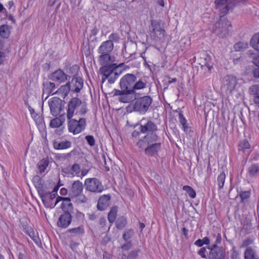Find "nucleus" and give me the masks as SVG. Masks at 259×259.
<instances>
[{
	"mask_svg": "<svg viewBox=\"0 0 259 259\" xmlns=\"http://www.w3.org/2000/svg\"><path fill=\"white\" fill-rule=\"evenodd\" d=\"M137 80V77L133 74L127 73L124 75L120 81L119 90H114L112 93L114 96H118V100L122 103H129L133 101L138 96L134 92L133 88L134 82Z\"/></svg>",
	"mask_w": 259,
	"mask_h": 259,
	"instance_id": "f257e3e1",
	"label": "nucleus"
},
{
	"mask_svg": "<svg viewBox=\"0 0 259 259\" xmlns=\"http://www.w3.org/2000/svg\"><path fill=\"white\" fill-rule=\"evenodd\" d=\"M87 104L76 97L72 98L69 101L67 109V118L71 119L74 114L76 116H82L88 112Z\"/></svg>",
	"mask_w": 259,
	"mask_h": 259,
	"instance_id": "f03ea898",
	"label": "nucleus"
},
{
	"mask_svg": "<svg viewBox=\"0 0 259 259\" xmlns=\"http://www.w3.org/2000/svg\"><path fill=\"white\" fill-rule=\"evenodd\" d=\"M122 64L116 66V64H112L101 67L100 72L102 75V82H104L107 79L109 83H114L122 72L119 67Z\"/></svg>",
	"mask_w": 259,
	"mask_h": 259,
	"instance_id": "7ed1b4c3",
	"label": "nucleus"
},
{
	"mask_svg": "<svg viewBox=\"0 0 259 259\" xmlns=\"http://www.w3.org/2000/svg\"><path fill=\"white\" fill-rule=\"evenodd\" d=\"M150 38L156 42L162 41L165 37V31L162 26V22L154 19L151 20L149 26Z\"/></svg>",
	"mask_w": 259,
	"mask_h": 259,
	"instance_id": "20e7f679",
	"label": "nucleus"
},
{
	"mask_svg": "<svg viewBox=\"0 0 259 259\" xmlns=\"http://www.w3.org/2000/svg\"><path fill=\"white\" fill-rule=\"evenodd\" d=\"M139 96V95H138ZM136 97L132 104L133 110L138 112L141 114H144L149 109L152 102V99L149 96H145L142 97Z\"/></svg>",
	"mask_w": 259,
	"mask_h": 259,
	"instance_id": "39448f33",
	"label": "nucleus"
},
{
	"mask_svg": "<svg viewBox=\"0 0 259 259\" xmlns=\"http://www.w3.org/2000/svg\"><path fill=\"white\" fill-rule=\"evenodd\" d=\"M68 131L74 135L78 134L84 131L85 128L87 123L86 119L84 118L76 119H67Z\"/></svg>",
	"mask_w": 259,
	"mask_h": 259,
	"instance_id": "423d86ee",
	"label": "nucleus"
},
{
	"mask_svg": "<svg viewBox=\"0 0 259 259\" xmlns=\"http://www.w3.org/2000/svg\"><path fill=\"white\" fill-rule=\"evenodd\" d=\"M85 190L93 193H101L104 187L99 180L96 178H88L84 181Z\"/></svg>",
	"mask_w": 259,
	"mask_h": 259,
	"instance_id": "0eeeda50",
	"label": "nucleus"
},
{
	"mask_svg": "<svg viewBox=\"0 0 259 259\" xmlns=\"http://www.w3.org/2000/svg\"><path fill=\"white\" fill-rule=\"evenodd\" d=\"M229 26H231V24L227 19H221L215 23L213 32L220 37L224 38L228 34Z\"/></svg>",
	"mask_w": 259,
	"mask_h": 259,
	"instance_id": "6e6552de",
	"label": "nucleus"
},
{
	"mask_svg": "<svg viewBox=\"0 0 259 259\" xmlns=\"http://www.w3.org/2000/svg\"><path fill=\"white\" fill-rule=\"evenodd\" d=\"M209 250L207 254L208 259H225V249L216 244H212L207 247Z\"/></svg>",
	"mask_w": 259,
	"mask_h": 259,
	"instance_id": "1a4fd4ad",
	"label": "nucleus"
},
{
	"mask_svg": "<svg viewBox=\"0 0 259 259\" xmlns=\"http://www.w3.org/2000/svg\"><path fill=\"white\" fill-rule=\"evenodd\" d=\"M65 105V101L58 97H53L49 101L51 114L57 116L60 113Z\"/></svg>",
	"mask_w": 259,
	"mask_h": 259,
	"instance_id": "9d476101",
	"label": "nucleus"
},
{
	"mask_svg": "<svg viewBox=\"0 0 259 259\" xmlns=\"http://www.w3.org/2000/svg\"><path fill=\"white\" fill-rule=\"evenodd\" d=\"M158 136L155 133L147 134L139 140L137 145L139 148L144 149L147 145L158 143Z\"/></svg>",
	"mask_w": 259,
	"mask_h": 259,
	"instance_id": "9b49d317",
	"label": "nucleus"
},
{
	"mask_svg": "<svg viewBox=\"0 0 259 259\" xmlns=\"http://www.w3.org/2000/svg\"><path fill=\"white\" fill-rule=\"evenodd\" d=\"M60 201H62L61 208L64 212H69L70 213L72 212L73 210V206L72 203L71 202L70 197H62L61 196H57L55 202L53 206V207L56 206V205Z\"/></svg>",
	"mask_w": 259,
	"mask_h": 259,
	"instance_id": "f8f14e48",
	"label": "nucleus"
},
{
	"mask_svg": "<svg viewBox=\"0 0 259 259\" xmlns=\"http://www.w3.org/2000/svg\"><path fill=\"white\" fill-rule=\"evenodd\" d=\"M38 193L45 205L53 207L54 204H51V202L56 198L57 190H53L51 192L42 190L41 191H38Z\"/></svg>",
	"mask_w": 259,
	"mask_h": 259,
	"instance_id": "ddd939ff",
	"label": "nucleus"
},
{
	"mask_svg": "<svg viewBox=\"0 0 259 259\" xmlns=\"http://www.w3.org/2000/svg\"><path fill=\"white\" fill-rule=\"evenodd\" d=\"M198 61L201 66H206L209 70H211L213 68L212 57L206 52L203 51L201 53Z\"/></svg>",
	"mask_w": 259,
	"mask_h": 259,
	"instance_id": "4468645a",
	"label": "nucleus"
},
{
	"mask_svg": "<svg viewBox=\"0 0 259 259\" xmlns=\"http://www.w3.org/2000/svg\"><path fill=\"white\" fill-rule=\"evenodd\" d=\"M80 170V165L78 163H74L71 167H66L62 169V172L71 177H79Z\"/></svg>",
	"mask_w": 259,
	"mask_h": 259,
	"instance_id": "2eb2a0df",
	"label": "nucleus"
},
{
	"mask_svg": "<svg viewBox=\"0 0 259 259\" xmlns=\"http://www.w3.org/2000/svg\"><path fill=\"white\" fill-rule=\"evenodd\" d=\"M72 221V215L69 212H64L61 214L57 222V225L61 228H66Z\"/></svg>",
	"mask_w": 259,
	"mask_h": 259,
	"instance_id": "dca6fc26",
	"label": "nucleus"
},
{
	"mask_svg": "<svg viewBox=\"0 0 259 259\" xmlns=\"http://www.w3.org/2000/svg\"><path fill=\"white\" fill-rule=\"evenodd\" d=\"M83 189L82 183L79 180L74 181L69 190V195L70 197L77 196L80 193H82Z\"/></svg>",
	"mask_w": 259,
	"mask_h": 259,
	"instance_id": "f3484780",
	"label": "nucleus"
},
{
	"mask_svg": "<svg viewBox=\"0 0 259 259\" xmlns=\"http://www.w3.org/2000/svg\"><path fill=\"white\" fill-rule=\"evenodd\" d=\"M161 144L160 142L147 145L144 148L146 155L148 156H155L160 150Z\"/></svg>",
	"mask_w": 259,
	"mask_h": 259,
	"instance_id": "a211bd4d",
	"label": "nucleus"
},
{
	"mask_svg": "<svg viewBox=\"0 0 259 259\" xmlns=\"http://www.w3.org/2000/svg\"><path fill=\"white\" fill-rule=\"evenodd\" d=\"M49 78L54 81L61 83L67 79V75L61 69H59L53 72L49 76Z\"/></svg>",
	"mask_w": 259,
	"mask_h": 259,
	"instance_id": "6ab92c4d",
	"label": "nucleus"
},
{
	"mask_svg": "<svg viewBox=\"0 0 259 259\" xmlns=\"http://www.w3.org/2000/svg\"><path fill=\"white\" fill-rule=\"evenodd\" d=\"M139 130L144 134L155 133L157 131V127L153 122L148 120L146 123L140 125Z\"/></svg>",
	"mask_w": 259,
	"mask_h": 259,
	"instance_id": "aec40b11",
	"label": "nucleus"
},
{
	"mask_svg": "<svg viewBox=\"0 0 259 259\" xmlns=\"http://www.w3.org/2000/svg\"><path fill=\"white\" fill-rule=\"evenodd\" d=\"M225 85L229 93H232L237 84L236 78L232 75H227L224 78Z\"/></svg>",
	"mask_w": 259,
	"mask_h": 259,
	"instance_id": "412c9836",
	"label": "nucleus"
},
{
	"mask_svg": "<svg viewBox=\"0 0 259 259\" xmlns=\"http://www.w3.org/2000/svg\"><path fill=\"white\" fill-rule=\"evenodd\" d=\"M214 3L217 8L223 14L227 13L232 7L229 0H215Z\"/></svg>",
	"mask_w": 259,
	"mask_h": 259,
	"instance_id": "4be33fe9",
	"label": "nucleus"
},
{
	"mask_svg": "<svg viewBox=\"0 0 259 259\" xmlns=\"http://www.w3.org/2000/svg\"><path fill=\"white\" fill-rule=\"evenodd\" d=\"M111 196L109 194L103 195L101 196L98 200L97 203V208L100 210H105L110 204Z\"/></svg>",
	"mask_w": 259,
	"mask_h": 259,
	"instance_id": "5701e85b",
	"label": "nucleus"
},
{
	"mask_svg": "<svg viewBox=\"0 0 259 259\" xmlns=\"http://www.w3.org/2000/svg\"><path fill=\"white\" fill-rule=\"evenodd\" d=\"M113 43L111 40H106L102 43L98 52L99 54L109 53L113 50Z\"/></svg>",
	"mask_w": 259,
	"mask_h": 259,
	"instance_id": "b1692460",
	"label": "nucleus"
},
{
	"mask_svg": "<svg viewBox=\"0 0 259 259\" xmlns=\"http://www.w3.org/2000/svg\"><path fill=\"white\" fill-rule=\"evenodd\" d=\"M70 82L71 91L78 93L83 87V80L80 77H73Z\"/></svg>",
	"mask_w": 259,
	"mask_h": 259,
	"instance_id": "393cba45",
	"label": "nucleus"
},
{
	"mask_svg": "<svg viewBox=\"0 0 259 259\" xmlns=\"http://www.w3.org/2000/svg\"><path fill=\"white\" fill-rule=\"evenodd\" d=\"M244 259H259V255L255 247H248L244 250Z\"/></svg>",
	"mask_w": 259,
	"mask_h": 259,
	"instance_id": "a878e982",
	"label": "nucleus"
},
{
	"mask_svg": "<svg viewBox=\"0 0 259 259\" xmlns=\"http://www.w3.org/2000/svg\"><path fill=\"white\" fill-rule=\"evenodd\" d=\"M44 93H47L48 95L57 93L56 92V85L55 83L49 81H46L44 83Z\"/></svg>",
	"mask_w": 259,
	"mask_h": 259,
	"instance_id": "bb28decb",
	"label": "nucleus"
},
{
	"mask_svg": "<svg viewBox=\"0 0 259 259\" xmlns=\"http://www.w3.org/2000/svg\"><path fill=\"white\" fill-rule=\"evenodd\" d=\"M71 146V143L69 141L58 142L54 141L53 142V146L55 149L57 150H62L67 149L70 147Z\"/></svg>",
	"mask_w": 259,
	"mask_h": 259,
	"instance_id": "cd10ccee",
	"label": "nucleus"
},
{
	"mask_svg": "<svg viewBox=\"0 0 259 259\" xmlns=\"http://www.w3.org/2000/svg\"><path fill=\"white\" fill-rule=\"evenodd\" d=\"M147 84V81L145 77L141 78L138 81L134 82L133 90L136 92V90L145 89Z\"/></svg>",
	"mask_w": 259,
	"mask_h": 259,
	"instance_id": "c85d7f7f",
	"label": "nucleus"
},
{
	"mask_svg": "<svg viewBox=\"0 0 259 259\" xmlns=\"http://www.w3.org/2000/svg\"><path fill=\"white\" fill-rule=\"evenodd\" d=\"M11 33V27L7 24L0 26V36L3 38H8Z\"/></svg>",
	"mask_w": 259,
	"mask_h": 259,
	"instance_id": "c756f323",
	"label": "nucleus"
},
{
	"mask_svg": "<svg viewBox=\"0 0 259 259\" xmlns=\"http://www.w3.org/2000/svg\"><path fill=\"white\" fill-rule=\"evenodd\" d=\"M70 90H71L70 82H68L65 85H62L57 91H56V92L58 94L62 93V96L65 98Z\"/></svg>",
	"mask_w": 259,
	"mask_h": 259,
	"instance_id": "7c9ffc66",
	"label": "nucleus"
},
{
	"mask_svg": "<svg viewBox=\"0 0 259 259\" xmlns=\"http://www.w3.org/2000/svg\"><path fill=\"white\" fill-rule=\"evenodd\" d=\"M101 55L99 57V60L100 64L103 66L105 65H108V63L111 60V56L109 53L100 54Z\"/></svg>",
	"mask_w": 259,
	"mask_h": 259,
	"instance_id": "2f4dec72",
	"label": "nucleus"
},
{
	"mask_svg": "<svg viewBox=\"0 0 259 259\" xmlns=\"http://www.w3.org/2000/svg\"><path fill=\"white\" fill-rule=\"evenodd\" d=\"M249 175L251 177H256L259 176V166L256 164H252L248 168Z\"/></svg>",
	"mask_w": 259,
	"mask_h": 259,
	"instance_id": "473e14b6",
	"label": "nucleus"
},
{
	"mask_svg": "<svg viewBox=\"0 0 259 259\" xmlns=\"http://www.w3.org/2000/svg\"><path fill=\"white\" fill-rule=\"evenodd\" d=\"M118 207L116 206L112 207L108 214V220L110 223H113L116 218Z\"/></svg>",
	"mask_w": 259,
	"mask_h": 259,
	"instance_id": "72a5a7b5",
	"label": "nucleus"
},
{
	"mask_svg": "<svg viewBox=\"0 0 259 259\" xmlns=\"http://www.w3.org/2000/svg\"><path fill=\"white\" fill-rule=\"evenodd\" d=\"M250 46L259 52V33L254 34L250 41Z\"/></svg>",
	"mask_w": 259,
	"mask_h": 259,
	"instance_id": "f704fd0d",
	"label": "nucleus"
},
{
	"mask_svg": "<svg viewBox=\"0 0 259 259\" xmlns=\"http://www.w3.org/2000/svg\"><path fill=\"white\" fill-rule=\"evenodd\" d=\"M126 218L123 217H119L116 221V227L118 229H122L126 225Z\"/></svg>",
	"mask_w": 259,
	"mask_h": 259,
	"instance_id": "c9c22d12",
	"label": "nucleus"
},
{
	"mask_svg": "<svg viewBox=\"0 0 259 259\" xmlns=\"http://www.w3.org/2000/svg\"><path fill=\"white\" fill-rule=\"evenodd\" d=\"M239 195L241 199V202L245 203L248 202L251 195V192L250 191H242Z\"/></svg>",
	"mask_w": 259,
	"mask_h": 259,
	"instance_id": "e433bc0d",
	"label": "nucleus"
},
{
	"mask_svg": "<svg viewBox=\"0 0 259 259\" xmlns=\"http://www.w3.org/2000/svg\"><path fill=\"white\" fill-rule=\"evenodd\" d=\"M72 198H75V202L77 204L85 203L88 201V198L82 193H80L77 196L71 197Z\"/></svg>",
	"mask_w": 259,
	"mask_h": 259,
	"instance_id": "4c0bfd02",
	"label": "nucleus"
},
{
	"mask_svg": "<svg viewBox=\"0 0 259 259\" xmlns=\"http://www.w3.org/2000/svg\"><path fill=\"white\" fill-rule=\"evenodd\" d=\"M226 179V175L224 172H222L218 176L217 178L218 185L219 187V189L221 190L223 188L225 181Z\"/></svg>",
	"mask_w": 259,
	"mask_h": 259,
	"instance_id": "58836bf2",
	"label": "nucleus"
},
{
	"mask_svg": "<svg viewBox=\"0 0 259 259\" xmlns=\"http://www.w3.org/2000/svg\"><path fill=\"white\" fill-rule=\"evenodd\" d=\"M68 232L77 235L83 234L84 232V230L83 226L81 225L78 227L69 229Z\"/></svg>",
	"mask_w": 259,
	"mask_h": 259,
	"instance_id": "ea45409f",
	"label": "nucleus"
},
{
	"mask_svg": "<svg viewBox=\"0 0 259 259\" xmlns=\"http://www.w3.org/2000/svg\"><path fill=\"white\" fill-rule=\"evenodd\" d=\"M49 163V160L46 159H43L38 162V166L40 173L45 172V170L48 167Z\"/></svg>",
	"mask_w": 259,
	"mask_h": 259,
	"instance_id": "a19ab883",
	"label": "nucleus"
},
{
	"mask_svg": "<svg viewBox=\"0 0 259 259\" xmlns=\"http://www.w3.org/2000/svg\"><path fill=\"white\" fill-rule=\"evenodd\" d=\"M239 150L244 152L246 149H248L250 147V145L248 141L246 139L241 141L239 144Z\"/></svg>",
	"mask_w": 259,
	"mask_h": 259,
	"instance_id": "79ce46f5",
	"label": "nucleus"
},
{
	"mask_svg": "<svg viewBox=\"0 0 259 259\" xmlns=\"http://www.w3.org/2000/svg\"><path fill=\"white\" fill-rule=\"evenodd\" d=\"M64 121V120H62L59 118H55L51 120L50 125L53 128L58 127L62 125Z\"/></svg>",
	"mask_w": 259,
	"mask_h": 259,
	"instance_id": "37998d69",
	"label": "nucleus"
},
{
	"mask_svg": "<svg viewBox=\"0 0 259 259\" xmlns=\"http://www.w3.org/2000/svg\"><path fill=\"white\" fill-rule=\"evenodd\" d=\"M248 54L250 58L253 60L252 62L253 64L259 67V55L253 53L251 50L248 51Z\"/></svg>",
	"mask_w": 259,
	"mask_h": 259,
	"instance_id": "c03bdc74",
	"label": "nucleus"
},
{
	"mask_svg": "<svg viewBox=\"0 0 259 259\" xmlns=\"http://www.w3.org/2000/svg\"><path fill=\"white\" fill-rule=\"evenodd\" d=\"M253 243V240L249 237H247L245 239L242 241V244H241L240 248H248V247H253L251 246L250 245Z\"/></svg>",
	"mask_w": 259,
	"mask_h": 259,
	"instance_id": "a18cd8bd",
	"label": "nucleus"
},
{
	"mask_svg": "<svg viewBox=\"0 0 259 259\" xmlns=\"http://www.w3.org/2000/svg\"><path fill=\"white\" fill-rule=\"evenodd\" d=\"M250 89L251 90L252 93L255 95L254 101L255 103L258 102L259 100V84L252 85Z\"/></svg>",
	"mask_w": 259,
	"mask_h": 259,
	"instance_id": "49530a36",
	"label": "nucleus"
},
{
	"mask_svg": "<svg viewBox=\"0 0 259 259\" xmlns=\"http://www.w3.org/2000/svg\"><path fill=\"white\" fill-rule=\"evenodd\" d=\"M209 243H210V240H209V238L207 237H205L203 238L202 239H199L197 240H196L194 244L199 247H201L204 244L208 245V244H209Z\"/></svg>",
	"mask_w": 259,
	"mask_h": 259,
	"instance_id": "de8ad7c7",
	"label": "nucleus"
},
{
	"mask_svg": "<svg viewBox=\"0 0 259 259\" xmlns=\"http://www.w3.org/2000/svg\"><path fill=\"white\" fill-rule=\"evenodd\" d=\"M183 189L187 192L189 196L192 198H194L196 197V193L194 190L189 186H184Z\"/></svg>",
	"mask_w": 259,
	"mask_h": 259,
	"instance_id": "09e8293b",
	"label": "nucleus"
},
{
	"mask_svg": "<svg viewBox=\"0 0 259 259\" xmlns=\"http://www.w3.org/2000/svg\"><path fill=\"white\" fill-rule=\"evenodd\" d=\"M134 234L133 230L130 229L124 232L123 234L122 237L125 241H127L131 239Z\"/></svg>",
	"mask_w": 259,
	"mask_h": 259,
	"instance_id": "8fccbe9b",
	"label": "nucleus"
},
{
	"mask_svg": "<svg viewBox=\"0 0 259 259\" xmlns=\"http://www.w3.org/2000/svg\"><path fill=\"white\" fill-rule=\"evenodd\" d=\"M179 117L180 122L182 125L183 129L185 132L187 128V125H186L187 121L182 113H179Z\"/></svg>",
	"mask_w": 259,
	"mask_h": 259,
	"instance_id": "3c124183",
	"label": "nucleus"
},
{
	"mask_svg": "<svg viewBox=\"0 0 259 259\" xmlns=\"http://www.w3.org/2000/svg\"><path fill=\"white\" fill-rule=\"evenodd\" d=\"M21 228L25 233H26L27 235L29 234L30 233L32 234L33 230L31 227L28 226L27 224L21 223Z\"/></svg>",
	"mask_w": 259,
	"mask_h": 259,
	"instance_id": "603ef678",
	"label": "nucleus"
},
{
	"mask_svg": "<svg viewBox=\"0 0 259 259\" xmlns=\"http://www.w3.org/2000/svg\"><path fill=\"white\" fill-rule=\"evenodd\" d=\"M75 219L79 223L82 224L83 223L84 215L81 212L77 210L75 213Z\"/></svg>",
	"mask_w": 259,
	"mask_h": 259,
	"instance_id": "864d4df0",
	"label": "nucleus"
},
{
	"mask_svg": "<svg viewBox=\"0 0 259 259\" xmlns=\"http://www.w3.org/2000/svg\"><path fill=\"white\" fill-rule=\"evenodd\" d=\"M198 254L203 258H206L208 254L206 251L205 247L201 248L198 252Z\"/></svg>",
	"mask_w": 259,
	"mask_h": 259,
	"instance_id": "5fc2aeb1",
	"label": "nucleus"
},
{
	"mask_svg": "<svg viewBox=\"0 0 259 259\" xmlns=\"http://www.w3.org/2000/svg\"><path fill=\"white\" fill-rule=\"evenodd\" d=\"M85 140L87 141L88 143L91 146H93L95 144V141L93 136L88 135L85 137Z\"/></svg>",
	"mask_w": 259,
	"mask_h": 259,
	"instance_id": "6e6d98bb",
	"label": "nucleus"
},
{
	"mask_svg": "<svg viewBox=\"0 0 259 259\" xmlns=\"http://www.w3.org/2000/svg\"><path fill=\"white\" fill-rule=\"evenodd\" d=\"M109 39L108 40H111V42H113L114 41H118L119 39V36L117 33H112L109 36Z\"/></svg>",
	"mask_w": 259,
	"mask_h": 259,
	"instance_id": "4d7b16f0",
	"label": "nucleus"
},
{
	"mask_svg": "<svg viewBox=\"0 0 259 259\" xmlns=\"http://www.w3.org/2000/svg\"><path fill=\"white\" fill-rule=\"evenodd\" d=\"M140 250H133L130 252L128 254V257L130 258H135L138 255V253L140 252Z\"/></svg>",
	"mask_w": 259,
	"mask_h": 259,
	"instance_id": "13d9d810",
	"label": "nucleus"
},
{
	"mask_svg": "<svg viewBox=\"0 0 259 259\" xmlns=\"http://www.w3.org/2000/svg\"><path fill=\"white\" fill-rule=\"evenodd\" d=\"M31 238L35 242L36 244H38L40 243V240L37 236L34 235V232L33 231L32 234H28Z\"/></svg>",
	"mask_w": 259,
	"mask_h": 259,
	"instance_id": "bf43d9fd",
	"label": "nucleus"
},
{
	"mask_svg": "<svg viewBox=\"0 0 259 259\" xmlns=\"http://www.w3.org/2000/svg\"><path fill=\"white\" fill-rule=\"evenodd\" d=\"M132 244L131 241L127 242V243L124 244L121 246V249L124 250H128L132 248Z\"/></svg>",
	"mask_w": 259,
	"mask_h": 259,
	"instance_id": "052dcab7",
	"label": "nucleus"
},
{
	"mask_svg": "<svg viewBox=\"0 0 259 259\" xmlns=\"http://www.w3.org/2000/svg\"><path fill=\"white\" fill-rule=\"evenodd\" d=\"M88 215L89 219L91 221H95L98 218V214L95 212L92 213H88Z\"/></svg>",
	"mask_w": 259,
	"mask_h": 259,
	"instance_id": "680f3d73",
	"label": "nucleus"
},
{
	"mask_svg": "<svg viewBox=\"0 0 259 259\" xmlns=\"http://www.w3.org/2000/svg\"><path fill=\"white\" fill-rule=\"evenodd\" d=\"M243 48V44L241 42L236 43L234 45V49H235V50L236 51H239Z\"/></svg>",
	"mask_w": 259,
	"mask_h": 259,
	"instance_id": "e2e57ef3",
	"label": "nucleus"
},
{
	"mask_svg": "<svg viewBox=\"0 0 259 259\" xmlns=\"http://www.w3.org/2000/svg\"><path fill=\"white\" fill-rule=\"evenodd\" d=\"M99 224L102 227H105L106 224V220L105 218L104 217L101 218L99 220Z\"/></svg>",
	"mask_w": 259,
	"mask_h": 259,
	"instance_id": "0e129e2a",
	"label": "nucleus"
},
{
	"mask_svg": "<svg viewBox=\"0 0 259 259\" xmlns=\"http://www.w3.org/2000/svg\"><path fill=\"white\" fill-rule=\"evenodd\" d=\"M222 240L221 235L220 234H218L217 235L215 242L213 244H216L217 245L218 244L220 243Z\"/></svg>",
	"mask_w": 259,
	"mask_h": 259,
	"instance_id": "69168bd1",
	"label": "nucleus"
},
{
	"mask_svg": "<svg viewBox=\"0 0 259 259\" xmlns=\"http://www.w3.org/2000/svg\"><path fill=\"white\" fill-rule=\"evenodd\" d=\"M89 170L87 169H82L81 170H80L81 175H79V177L82 178V177H84L87 175V174L89 172Z\"/></svg>",
	"mask_w": 259,
	"mask_h": 259,
	"instance_id": "338daca9",
	"label": "nucleus"
},
{
	"mask_svg": "<svg viewBox=\"0 0 259 259\" xmlns=\"http://www.w3.org/2000/svg\"><path fill=\"white\" fill-rule=\"evenodd\" d=\"M253 74H254V76L255 78H259V67L255 68L253 70Z\"/></svg>",
	"mask_w": 259,
	"mask_h": 259,
	"instance_id": "774afa93",
	"label": "nucleus"
}]
</instances>
